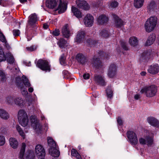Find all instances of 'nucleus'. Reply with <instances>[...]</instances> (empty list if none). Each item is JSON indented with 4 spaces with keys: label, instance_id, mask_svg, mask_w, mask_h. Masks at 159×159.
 <instances>
[{
    "label": "nucleus",
    "instance_id": "f257e3e1",
    "mask_svg": "<svg viewBox=\"0 0 159 159\" xmlns=\"http://www.w3.org/2000/svg\"><path fill=\"white\" fill-rule=\"evenodd\" d=\"M157 20L155 16H151L147 20L144 25V28L147 32H150L154 29L157 24Z\"/></svg>",
    "mask_w": 159,
    "mask_h": 159
},
{
    "label": "nucleus",
    "instance_id": "f03ea898",
    "mask_svg": "<svg viewBox=\"0 0 159 159\" xmlns=\"http://www.w3.org/2000/svg\"><path fill=\"white\" fill-rule=\"evenodd\" d=\"M17 116L20 124L24 127L27 125L29 120L26 112L23 109H20L18 111Z\"/></svg>",
    "mask_w": 159,
    "mask_h": 159
},
{
    "label": "nucleus",
    "instance_id": "7ed1b4c3",
    "mask_svg": "<svg viewBox=\"0 0 159 159\" xmlns=\"http://www.w3.org/2000/svg\"><path fill=\"white\" fill-rule=\"evenodd\" d=\"M6 60H7L8 64L12 66L13 65L14 59L11 53L8 52L5 55L2 49L0 47V61Z\"/></svg>",
    "mask_w": 159,
    "mask_h": 159
},
{
    "label": "nucleus",
    "instance_id": "20e7f679",
    "mask_svg": "<svg viewBox=\"0 0 159 159\" xmlns=\"http://www.w3.org/2000/svg\"><path fill=\"white\" fill-rule=\"evenodd\" d=\"M157 92V89L156 86L152 85L148 87L142 89L141 91V93H145L146 96L148 97H152L155 95Z\"/></svg>",
    "mask_w": 159,
    "mask_h": 159
},
{
    "label": "nucleus",
    "instance_id": "39448f33",
    "mask_svg": "<svg viewBox=\"0 0 159 159\" xmlns=\"http://www.w3.org/2000/svg\"><path fill=\"white\" fill-rule=\"evenodd\" d=\"M36 66L43 70L46 71H50V65L46 60H39L36 63Z\"/></svg>",
    "mask_w": 159,
    "mask_h": 159
},
{
    "label": "nucleus",
    "instance_id": "423d86ee",
    "mask_svg": "<svg viewBox=\"0 0 159 159\" xmlns=\"http://www.w3.org/2000/svg\"><path fill=\"white\" fill-rule=\"evenodd\" d=\"M127 137L129 141L132 145L135 146L138 143V139L137 134L132 131H128L127 133Z\"/></svg>",
    "mask_w": 159,
    "mask_h": 159
},
{
    "label": "nucleus",
    "instance_id": "0eeeda50",
    "mask_svg": "<svg viewBox=\"0 0 159 159\" xmlns=\"http://www.w3.org/2000/svg\"><path fill=\"white\" fill-rule=\"evenodd\" d=\"M7 100L6 103L9 105H14L15 104L22 107L25 105L26 102L29 103L32 100Z\"/></svg>",
    "mask_w": 159,
    "mask_h": 159
},
{
    "label": "nucleus",
    "instance_id": "6e6552de",
    "mask_svg": "<svg viewBox=\"0 0 159 159\" xmlns=\"http://www.w3.org/2000/svg\"><path fill=\"white\" fill-rule=\"evenodd\" d=\"M94 18L92 15L87 14L85 16L83 21L86 27H90L93 25L94 22Z\"/></svg>",
    "mask_w": 159,
    "mask_h": 159
},
{
    "label": "nucleus",
    "instance_id": "1a4fd4ad",
    "mask_svg": "<svg viewBox=\"0 0 159 159\" xmlns=\"http://www.w3.org/2000/svg\"><path fill=\"white\" fill-rule=\"evenodd\" d=\"M153 134L151 133V136H146V139L143 138H140L139 140V143L143 145L147 143L148 146H150L153 142Z\"/></svg>",
    "mask_w": 159,
    "mask_h": 159
},
{
    "label": "nucleus",
    "instance_id": "9d476101",
    "mask_svg": "<svg viewBox=\"0 0 159 159\" xmlns=\"http://www.w3.org/2000/svg\"><path fill=\"white\" fill-rule=\"evenodd\" d=\"M35 152L38 157H44L45 154V150L43 147L40 144L37 145L35 148Z\"/></svg>",
    "mask_w": 159,
    "mask_h": 159
},
{
    "label": "nucleus",
    "instance_id": "9b49d317",
    "mask_svg": "<svg viewBox=\"0 0 159 159\" xmlns=\"http://www.w3.org/2000/svg\"><path fill=\"white\" fill-rule=\"evenodd\" d=\"M76 4L79 7L84 10H88L90 8L87 3L84 0H76Z\"/></svg>",
    "mask_w": 159,
    "mask_h": 159
},
{
    "label": "nucleus",
    "instance_id": "f8f14e48",
    "mask_svg": "<svg viewBox=\"0 0 159 159\" xmlns=\"http://www.w3.org/2000/svg\"><path fill=\"white\" fill-rule=\"evenodd\" d=\"M38 20L37 15L35 13L31 14L29 17L28 24L31 26H34Z\"/></svg>",
    "mask_w": 159,
    "mask_h": 159
},
{
    "label": "nucleus",
    "instance_id": "ddd939ff",
    "mask_svg": "<svg viewBox=\"0 0 159 159\" xmlns=\"http://www.w3.org/2000/svg\"><path fill=\"white\" fill-rule=\"evenodd\" d=\"M108 20V17L104 14L100 15L97 19L98 24L100 25H103L106 24Z\"/></svg>",
    "mask_w": 159,
    "mask_h": 159
},
{
    "label": "nucleus",
    "instance_id": "4468645a",
    "mask_svg": "<svg viewBox=\"0 0 159 159\" xmlns=\"http://www.w3.org/2000/svg\"><path fill=\"white\" fill-rule=\"evenodd\" d=\"M116 72V67L114 64H111L109 68L107 75L110 78L113 77Z\"/></svg>",
    "mask_w": 159,
    "mask_h": 159
},
{
    "label": "nucleus",
    "instance_id": "2eb2a0df",
    "mask_svg": "<svg viewBox=\"0 0 159 159\" xmlns=\"http://www.w3.org/2000/svg\"><path fill=\"white\" fill-rule=\"evenodd\" d=\"M159 69V66L157 64H152L149 67L148 71L151 74H156L158 73Z\"/></svg>",
    "mask_w": 159,
    "mask_h": 159
},
{
    "label": "nucleus",
    "instance_id": "dca6fc26",
    "mask_svg": "<svg viewBox=\"0 0 159 159\" xmlns=\"http://www.w3.org/2000/svg\"><path fill=\"white\" fill-rule=\"evenodd\" d=\"M59 4L56 10H58L59 13H62L66 11L67 8V5L66 3L62 2L61 0H59Z\"/></svg>",
    "mask_w": 159,
    "mask_h": 159
},
{
    "label": "nucleus",
    "instance_id": "f3484780",
    "mask_svg": "<svg viewBox=\"0 0 159 159\" xmlns=\"http://www.w3.org/2000/svg\"><path fill=\"white\" fill-rule=\"evenodd\" d=\"M93 66L96 68L99 69L101 68L103 66L100 58L97 57L96 56L93 57L92 59Z\"/></svg>",
    "mask_w": 159,
    "mask_h": 159
},
{
    "label": "nucleus",
    "instance_id": "a211bd4d",
    "mask_svg": "<svg viewBox=\"0 0 159 159\" xmlns=\"http://www.w3.org/2000/svg\"><path fill=\"white\" fill-rule=\"evenodd\" d=\"M112 16L115 20V25L116 27L120 28L124 25V22L122 20L116 15L113 14Z\"/></svg>",
    "mask_w": 159,
    "mask_h": 159
},
{
    "label": "nucleus",
    "instance_id": "6ab92c4d",
    "mask_svg": "<svg viewBox=\"0 0 159 159\" xmlns=\"http://www.w3.org/2000/svg\"><path fill=\"white\" fill-rule=\"evenodd\" d=\"M94 80L98 84L104 86L106 84L104 77L101 75H97L95 76Z\"/></svg>",
    "mask_w": 159,
    "mask_h": 159
},
{
    "label": "nucleus",
    "instance_id": "aec40b11",
    "mask_svg": "<svg viewBox=\"0 0 159 159\" xmlns=\"http://www.w3.org/2000/svg\"><path fill=\"white\" fill-rule=\"evenodd\" d=\"M156 38V36L155 34H150L145 43V46H149L152 44L155 41Z\"/></svg>",
    "mask_w": 159,
    "mask_h": 159
},
{
    "label": "nucleus",
    "instance_id": "412c9836",
    "mask_svg": "<svg viewBox=\"0 0 159 159\" xmlns=\"http://www.w3.org/2000/svg\"><path fill=\"white\" fill-rule=\"evenodd\" d=\"M25 147L26 144L25 143H22L19 156V157L20 159H25L26 156V154L25 153Z\"/></svg>",
    "mask_w": 159,
    "mask_h": 159
},
{
    "label": "nucleus",
    "instance_id": "4be33fe9",
    "mask_svg": "<svg viewBox=\"0 0 159 159\" xmlns=\"http://www.w3.org/2000/svg\"><path fill=\"white\" fill-rule=\"evenodd\" d=\"M84 31H78L75 39V42L77 43H79L83 40L84 39Z\"/></svg>",
    "mask_w": 159,
    "mask_h": 159
},
{
    "label": "nucleus",
    "instance_id": "5701e85b",
    "mask_svg": "<svg viewBox=\"0 0 159 159\" xmlns=\"http://www.w3.org/2000/svg\"><path fill=\"white\" fill-rule=\"evenodd\" d=\"M147 121L151 125L158 127L159 126V122L156 119L153 117H148L147 118Z\"/></svg>",
    "mask_w": 159,
    "mask_h": 159
},
{
    "label": "nucleus",
    "instance_id": "b1692460",
    "mask_svg": "<svg viewBox=\"0 0 159 159\" xmlns=\"http://www.w3.org/2000/svg\"><path fill=\"white\" fill-rule=\"evenodd\" d=\"M0 117L4 120H7L9 118L10 115L5 110L0 109Z\"/></svg>",
    "mask_w": 159,
    "mask_h": 159
},
{
    "label": "nucleus",
    "instance_id": "393cba45",
    "mask_svg": "<svg viewBox=\"0 0 159 159\" xmlns=\"http://www.w3.org/2000/svg\"><path fill=\"white\" fill-rule=\"evenodd\" d=\"M61 32L63 36L65 38H69L71 35L70 30L68 28L67 25L63 27Z\"/></svg>",
    "mask_w": 159,
    "mask_h": 159
},
{
    "label": "nucleus",
    "instance_id": "a878e982",
    "mask_svg": "<svg viewBox=\"0 0 159 159\" xmlns=\"http://www.w3.org/2000/svg\"><path fill=\"white\" fill-rule=\"evenodd\" d=\"M71 11L74 15L78 18L80 19L82 18V13L76 7L72 6L71 7Z\"/></svg>",
    "mask_w": 159,
    "mask_h": 159
},
{
    "label": "nucleus",
    "instance_id": "bb28decb",
    "mask_svg": "<svg viewBox=\"0 0 159 159\" xmlns=\"http://www.w3.org/2000/svg\"><path fill=\"white\" fill-rule=\"evenodd\" d=\"M99 35L102 38H106L110 35V34L108 30L102 29L99 30Z\"/></svg>",
    "mask_w": 159,
    "mask_h": 159
},
{
    "label": "nucleus",
    "instance_id": "cd10ccee",
    "mask_svg": "<svg viewBox=\"0 0 159 159\" xmlns=\"http://www.w3.org/2000/svg\"><path fill=\"white\" fill-rule=\"evenodd\" d=\"M57 4L56 0H47L46 1L47 7L50 8H54L57 6Z\"/></svg>",
    "mask_w": 159,
    "mask_h": 159
},
{
    "label": "nucleus",
    "instance_id": "c85d7f7f",
    "mask_svg": "<svg viewBox=\"0 0 159 159\" xmlns=\"http://www.w3.org/2000/svg\"><path fill=\"white\" fill-rule=\"evenodd\" d=\"M129 42L131 46L135 47L138 45V43L137 38L135 36L131 37L129 39Z\"/></svg>",
    "mask_w": 159,
    "mask_h": 159
},
{
    "label": "nucleus",
    "instance_id": "c756f323",
    "mask_svg": "<svg viewBox=\"0 0 159 159\" xmlns=\"http://www.w3.org/2000/svg\"><path fill=\"white\" fill-rule=\"evenodd\" d=\"M49 153L54 157H58L60 154L59 151L56 148L49 149Z\"/></svg>",
    "mask_w": 159,
    "mask_h": 159
},
{
    "label": "nucleus",
    "instance_id": "7c9ffc66",
    "mask_svg": "<svg viewBox=\"0 0 159 159\" xmlns=\"http://www.w3.org/2000/svg\"><path fill=\"white\" fill-rule=\"evenodd\" d=\"M10 144L11 147L13 148H16L18 145L17 141L15 138H11L9 139Z\"/></svg>",
    "mask_w": 159,
    "mask_h": 159
},
{
    "label": "nucleus",
    "instance_id": "2f4dec72",
    "mask_svg": "<svg viewBox=\"0 0 159 159\" xmlns=\"http://www.w3.org/2000/svg\"><path fill=\"white\" fill-rule=\"evenodd\" d=\"M32 126L33 128L36 130V132L38 133L40 132L41 130L42 126L39 123L37 122L33 123L32 124Z\"/></svg>",
    "mask_w": 159,
    "mask_h": 159
},
{
    "label": "nucleus",
    "instance_id": "473e14b6",
    "mask_svg": "<svg viewBox=\"0 0 159 159\" xmlns=\"http://www.w3.org/2000/svg\"><path fill=\"white\" fill-rule=\"evenodd\" d=\"M76 58L78 61L82 64L84 63L86 60L85 56L81 53L78 54L76 56Z\"/></svg>",
    "mask_w": 159,
    "mask_h": 159
},
{
    "label": "nucleus",
    "instance_id": "72a5a7b5",
    "mask_svg": "<svg viewBox=\"0 0 159 159\" xmlns=\"http://www.w3.org/2000/svg\"><path fill=\"white\" fill-rule=\"evenodd\" d=\"M147 7L150 11H156L157 9L156 4L154 1L151 2L148 5Z\"/></svg>",
    "mask_w": 159,
    "mask_h": 159
},
{
    "label": "nucleus",
    "instance_id": "f704fd0d",
    "mask_svg": "<svg viewBox=\"0 0 159 159\" xmlns=\"http://www.w3.org/2000/svg\"><path fill=\"white\" fill-rule=\"evenodd\" d=\"M48 146L50 147V148H56V143L50 137L48 138Z\"/></svg>",
    "mask_w": 159,
    "mask_h": 159
},
{
    "label": "nucleus",
    "instance_id": "c9c22d12",
    "mask_svg": "<svg viewBox=\"0 0 159 159\" xmlns=\"http://www.w3.org/2000/svg\"><path fill=\"white\" fill-rule=\"evenodd\" d=\"M144 0H134V4L135 7L137 8L141 7L143 5Z\"/></svg>",
    "mask_w": 159,
    "mask_h": 159
},
{
    "label": "nucleus",
    "instance_id": "e433bc0d",
    "mask_svg": "<svg viewBox=\"0 0 159 159\" xmlns=\"http://www.w3.org/2000/svg\"><path fill=\"white\" fill-rule=\"evenodd\" d=\"M151 54V52L150 51H146L143 53L141 56L140 59L142 60L147 59Z\"/></svg>",
    "mask_w": 159,
    "mask_h": 159
},
{
    "label": "nucleus",
    "instance_id": "4c0bfd02",
    "mask_svg": "<svg viewBox=\"0 0 159 159\" xmlns=\"http://www.w3.org/2000/svg\"><path fill=\"white\" fill-rule=\"evenodd\" d=\"M57 44L60 48H63L67 46V42L63 39H61L57 42Z\"/></svg>",
    "mask_w": 159,
    "mask_h": 159
},
{
    "label": "nucleus",
    "instance_id": "58836bf2",
    "mask_svg": "<svg viewBox=\"0 0 159 159\" xmlns=\"http://www.w3.org/2000/svg\"><path fill=\"white\" fill-rule=\"evenodd\" d=\"M23 82L26 87H29L31 86V84L28 79L25 75H23L22 77Z\"/></svg>",
    "mask_w": 159,
    "mask_h": 159
},
{
    "label": "nucleus",
    "instance_id": "ea45409f",
    "mask_svg": "<svg viewBox=\"0 0 159 159\" xmlns=\"http://www.w3.org/2000/svg\"><path fill=\"white\" fill-rule=\"evenodd\" d=\"M16 128L20 135L21 136L23 139H24L25 137V134L20 126L19 125H17L16 126Z\"/></svg>",
    "mask_w": 159,
    "mask_h": 159
},
{
    "label": "nucleus",
    "instance_id": "a19ab883",
    "mask_svg": "<svg viewBox=\"0 0 159 159\" xmlns=\"http://www.w3.org/2000/svg\"><path fill=\"white\" fill-rule=\"evenodd\" d=\"M34 156L33 152L30 151L26 153L25 159H34Z\"/></svg>",
    "mask_w": 159,
    "mask_h": 159
},
{
    "label": "nucleus",
    "instance_id": "79ce46f5",
    "mask_svg": "<svg viewBox=\"0 0 159 159\" xmlns=\"http://www.w3.org/2000/svg\"><path fill=\"white\" fill-rule=\"evenodd\" d=\"M108 5L110 7L115 8L118 5V2L115 1H112L108 3Z\"/></svg>",
    "mask_w": 159,
    "mask_h": 159
},
{
    "label": "nucleus",
    "instance_id": "37998d69",
    "mask_svg": "<svg viewBox=\"0 0 159 159\" xmlns=\"http://www.w3.org/2000/svg\"><path fill=\"white\" fill-rule=\"evenodd\" d=\"M87 42L89 46L92 47L94 46L96 41L91 39H87Z\"/></svg>",
    "mask_w": 159,
    "mask_h": 159
},
{
    "label": "nucleus",
    "instance_id": "c03bdc74",
    "mask_svg": "<svg viewBox=\"0 0 159 159\" xmlns=\"http://www.w3.org/2000/svg\"><path fill=\"white\" fill-rule=\"evenodd\" d=\"M63 74L64 78L66 79H70L71 77V75L66 70H63Z\"/></svg>",
    "mask_w": 159,
    "mask_h": 159
},
{
    "label": "nucleus",
    "instance_id": "a18cd8bd",
    "mask_svg": "<svg viewBox=\"0 0 159 159\" xmlns=\"http://www.w3.org/2000/svg\"><path fill=\"white\" fill-rule=\"evenodd\" d=\"M10 3V2L8 1L0 0V5L4 7L9 5Z\"/></svg>",
    "mask_w": 159,
    "mask_h": 159
},
{
    "label": "nucleus",
    "instance_id": "49530a36",
    "mask_svg": "<svg viewBox=\"0 0 159 159\" xmlns=\"http://www.w3.org/2000/svg\"><path fill=\"white\" fill-rule=\"evenodd\" d=\"M107 96L108 98H111L113 95V91L110 88L107 89L106 90Z\"/></svg>",
    "mask_w": 159,
    "mask_h": 159
},
{
    "label": "nucleus",
    "instance_id": "de8ad7c7",
    "mask_svg": "<svg viewBox=\"0 0 159 159\" xmlns=\"http://www.w3.org/2000/svg\"><path fill=\"white\" fill-rule=\"evenodd\" d=\"M6 75L3 71L0 70V80L1 81H4L6 80Z\"/></svg>",
    "mask_w": 159,
    "mask_h": 159
},
{
    "label": "nucleus",
    "instance_id": "09e8293b",
    "mask_svg": "<svg viewBox=\"0 0 159 159\" xmlns=\"http://www.w3.org/2000/svg\"><path fill=\"white\" fill-rule=\"evenodd\" d=\"M65 57L64 54H63L59 59L60 64L61 65H65L66 64L65 62Z\"/></svg>",
    "mask_w": 159,
    "mask_h": 159
},
{
    "label": "nucleus",
    "instance_id": "8fccbe9b",
    "mask_svg": "<svg viewBox=\"0 0 159 159\" xmlns=\"http://www.w3.org/2000/svg\"><path fill=\"white\" fill-rule=\"evenodd\" d=\"M98 54L100 57V58L102 57L107 59L108 57V54L107 53L104 52L102 51H100Z\"/></svg>",
    "mask_w": 159,
    "mask_h": 159
},
{
    "label": "nucleus",
    "instance_id": "3c124183",
    "mask_svg": "<svg viewBox=\"0 0 159 159\" xmlns=\"http://www.w3.org/2000/svg\"><path fill=\"white\" fill-rule=\"evenodd\" d=\"M37 48V46L36 45H32L30 47H27L26 49L27 51L32 52L36 50Z\"/></svg>",
    "mask_w": 159,
    "mask_h": 159
},
{
    "label": "nucleus",
    "instance_id": "603ef678",
    "mask_svg": "<svg viewBox=\"0 0 159 159\" xmlns=\"http://www.w3.org/2000/svg\"><path fill=\"white\" fill-rule=\"evenodd\" d=\"M20 89L21 90L22 94L24 95V96H27L28 94L27 89L26 88H24L23 86H20Z\"/></svg>",
    "mask_w": 159,
    "mask_h": 159
},
{
    "label": "nucleus",
    "instance_id": "864d4df0",
    "mask_svg": "<svg viewBox=\"0 0 159 159\" xmlns=\"http://www.w3.org/2000/svg\"><path fill=\"white\" fill-rule=\"evenodd\" d=\"M5 142V137L2 135H0V146L3 145Z\"/></svg>",
    "mask_w": 159,
    "mask_h": 159
},
{
    "label": "nucleus",
    "instance_id": "5fc2aeb1",
    "mask_svg": "<svg viewBox=\"0 0 159 159\" xmlns=\"http://www.w3.org/2000/svg\"><path fill=\"white\" fill-rule=\"evenodd\" d=\"M0 40L3 43L6 40L5 36L1 32H0Z\"/></svg>",
    "mask_w": 159,
    "mask_h": 159
},
{
    "label": "nucleus",
    "instance_id": "6e6d98bb",
    "mask_svg": "<svg viewBox=\"0 0 159 159\" xmlns=\"http://www.w3.org/2000/svg\"><path fill=\"white\" fill-rule=\"evenodd\" d=\"M78 153L77 151L74 149H72L71 150V155L72 156L75 157Z\"/></svg>",
    "mask_w": 159,
    "mask_h": 159
},
{
    "label": "nucleus",
    "instance_id": "4d7b16f0",
    "mask_svg": "<svg viewBox=\"0 0 159 159\" xmlns=\"http://www.w3.org/2000/svg\"><path fill=\"white\" fill-rule=\"evenodd\" d=\"M121 45L123 49L125 50H128V47L126 46V44L124 42H122Z\"/></svg>",
    "mask_w": 159,
    "mask_h": 159
},
{
    "label": "nucleus",
    "instance_id": "13d9d810",
    "mask_svg": "<svg viewBox=\"0 0 159 159\" xmlns=\"http://www.w3.org/2000/svg\"><path fill=\"white\" fill-rule=\"evenodd\" d=\"M13 33L14 35L15 36H18L20 34V31L18 30H13Z\"/></svg>",
    "mask_w": 159,
    "mask_h": 159
},
{
    "label": "nucleus",
    "instance_id": "bf43d9fd",
    "mask_svg": "<svg viewBox=\"0 0 159 159\" xmlns=\"http://www.w3.org/2000/svg\"><path fill=\"white\" fill-rule=\"evenodd\" d=\"M52 34L55 36H58L60 34V31L58 30H56L53 32Z\"/></svg>",
    "mask_w": 159,
    "mask_h": 159
},
{
    "label": "nucleus",
    "instance_id": "052dcab7",
    "mask_svg": "<svg viewBox=\"0 0 159 159\" xmlns=\"http://www.w3.org/2000/svg\"><path fill=\"white\" fill-rule=\"evenodd\" d=\"M89 74L88 73H85L83 75V77L85 80H87L89 78Z\"/></svg>",
    "mask_w": 159,
    "mask_h": 159
},
{
    "label": "nucleus",
    "instance_id": "680f3d73",
    "mask_svg": "<svg viewBox=\"0 0 159 159\" xmlns=\"http://www.w3.org/2000/svg\"><path fill=\"white\" fill-rule=\"evenodd\" d=\"M117 122L120 125H122L123 124L122 120L120 117H118L117 119Z\"/></svg>",
    "mask_w": 159,
    "mask_h": 159
},
{
    "label": "nucleus",
    "instance_id": "e2e57ef3",
    "mask_svg": "<svg viewBox=\"0 0 159 159\" xmlns=\"http://www.w3.org/2000/svg\"><path fill=\"white\" fill-rule=\"evenodd\" d=\"M13 70H14V72L15 73H16V74L18 73L20 71L19 68L17 67H14V68H13L12 71H13Z\"/></svg>",
    "mask_w": 159,
    "mask_h": 159
},
{
    "label": "nucleus",
    "instance_id": "0e129e2a",
    "mask_svg": "<svg viewBox=\"0 0 159 159\" xmlns=\"http://www.w3.org/2000/svg\"><path fill=\"white\" fill-rule=\"evenodd\" d=\"M4 43V44L5 46V47L7 49H9L10 48V46L7 43V40H6L5 42H3Z\"/></svg>",
    "mask_w": 159,
    "mask_h": 159
},
{
    "label": "nucleus",
    "instance_id": "69168bd1",
    "mask_svg": "<svg viewBox=\"0 0 159 159\" xmlns=\"http://www.w3.org/2000/svg\"><path fill=\"white\" fill-rule=\"evenodd\" d=\"M14 98V96L12 95H9L7 97V99H11Z\"/></svg>",
    "mask_w": 159,
    "mask_h": 159
},
{
    "label": "nucleus",
    "instance_id": "338daca9",
    "mask_svg": "<svg viewBox=\"0 0 159 159\" xmlns=\"http://www.w3.org/2000/svg\"><path fill=\"white\" fill-rule=\"evenodd\" d=\"M134 97L135 99H138L140 98V95L139 94H136L134 96Z\"/></svg>",
    "mask_w": 159,
    "mask_h": 159
},
{
    "label": "nucleus",
    "instance_id": "774afa93",
    "mask_svg": "<svg viewBox=\"0 0 159 159\" xmlns=\"http://www.w3.org/2000/svg\"><path fill=\"white\" fill-rule=\"evenodd\" d=\"M75 157L77 159H82L81 156L79 153Z\"/></svg>",
    "mask_w": 159,
    "mask_h": 159
}]
</instances>
